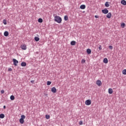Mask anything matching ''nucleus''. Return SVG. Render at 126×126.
Wrapping results in <instances>:
<instances>
[{
  "label": "nucleus",
  "mask_w": 126,
  "mask_h": 126,
  "mask_svg": "<svg viewBox=\"0 0 126 126\" xmlns=\"http://www.w3.org/2000/svg\"><path fill=\"white\" fill-rule=\"evenodd\" d=\"M55 22H57L59 24L61 23L62 19L60 16H56L54 18Z\"/></svg>",
  "instance_id": "1"
},
{
  "label": "nucleus",
  "mask_w": 126,
  "mask_h": 126,
  "mask_svg": "<svg viewBox=\"0 0 126 126\" xmlns=\"http://www.w3.org/2000/svg\"><path fill=\"white\" fill-rule=\"evenodd\" d=\"M26 116L24 115L21 116V118L19 119V122L20 124H23L24 123V119H25Z\"/></svg>",
  "instance_id": "2"
},
{
  "label": "nucleus",
  "mask_w": 126,
  "mask_h": 126,
  "mask_svg": "<svg viewBox=\"0 0 126 126\" xmlns=\"http://www.w3.org/2000/svg\"><path fill=\"white\" fill-rule=\"evenodd\" d=\"M85 104L87 106H89L91 104V100L90 99H88L86 101Z\"/></svg>",
  "instance_id": "3"
},
{
  "label": "nucleus",
  "mask_w": 126,
  "mask_h": 126,
  "mask_svg": "<svg viewBox=\"0 0 126 126\" xmlns=\"http://www.w3.org/2000/svg\"><path fill=\"white\" fill-rule=\"evenodd\" d=\"M101 12L104 14H107L108 13L109 11L107 9H104L101 10Z\"/></svg>",
  "instance_id": "4"
},
{
  "label": "nucleus",
  "mask_w": 126,
  "mask_h": 126,
  "mask_svg": "<svg viewBox=\"0 0 126 126\" xmlns=\"http://www.w3.org/2000/svg\"><path fill=\"white\" fill-rule=\"evenodd\" d=\"M13 62L14 65L16 66L17 65V64L18 63V61H17L15 59H13Z\"/></svg>",
  "instance_id": "5"
},
{
  "label": "nucleus",
  "mask_w": 126,
  "mask_h": 126,
  "mask_svg": "<svg viewBox=\"0 0 126 126\" xmlns=\"http://www.w3.org/2000/svg\"><path fill=\"white\" fill-rule=\"evenodd\" d=\"M21 49H22L24 50H26L27 49V45L26 44H23L21 45Z\"/></svg>",
  "instance_id": "6"
},
{
  "label": "nucleus",
  "mask_w": 126,
  "mask_h": 126,
  "mask_svg": "<svg viewBox=\"0 0 126 126\" xmlns=\"http://www.w3.org/2000/svg\"><path fill=\"white\" fill-rule=\"evenodd\" d=\"M51 91L53 93H57V89L55 87H53L52 88Z\"/></svg>",
  "instance_id": "7"
},
{
  "label": "nucleus",
  "mask_w": 126,
  "mask_h": 126,
  "mask_svg": "<svg viewBox=\"0 0 126 126\" xmlns=\"http://www.w3.org/2000/svg\"><path fill=\"white\" fill-rule=\"evenodd\" d=\"M96 84L99 86H100L102 85V83L100 80H97L96 82Z\"/></svg>",
  "instance_id": "8"
},
{
  "label": "nucleus",
  "mask_w": 126,
  "mask_h": 126,
  "mask_svg": "<svg viewBox=\"0 0 126 126\" xmlns=\"http://www.w3.org/2000/svg\"><path fill=\"white\" fill-rule=\"evenodd\" d=\"M106 17L107 18H110L111 17H112V13L110 12L108 14H107Z\"/></svg>",
  "instance_id": "9"
},
{
  "label": "nucleus",
  "mask_w": 126,
  "mask_h": 126,
  "mask_svg": "<svg viewBox=\"0 0 126 126\" xmlns=\"http://www.w3.org/2000/svg\"><path fill=\"white\" fill-rule=\"evenodd\" d=\"M108 63V61L107 58H104L103 59V63L105 64H107V63Z\"/></svg>",
  "instance_id": "10"
},
{
  "label": "nucleus",
  "mask_w": 126,
  "mask_h": 126,
  "mask_svg": "<svg viewBox=\"0 0 126 126\" xmlns=\"http://www.w3.org/2000/svg\"><path fill=\"white\" fill-rule=\"evenodd\" d=\"M80 8L81 9H85L86 8V5L85 4H82Z\"/></svg>",
  "instance_id": "11"
},
{
  "label": "nucleus",
  "mask_w": 126,
  "mask_h": 126,
  "mask_svg": "<svg viewBox=\"0 0 126 126\" xmlns=\"http://www.w3.org/2000/svg\"><path fill=\"white\" fill-rule=\"evenodd\" d=\"M76 43V42L74 40L71 41L70 42V44L72 46H74Z\"/></svg>",
  "instance_id": "12"
},
{
  "label": "nucleus",
  "mask_w": 126,
  "mask_h": 126,
  "mask_svg": "<svg viewBox=\"0 0 126 126\" xmlns=\"http://www.w3.org/2000/svg\"><path fill=\"white\" fill-rule=\"evenodd\" d=\"M21 65H22L23 67H25L27 65V63L26 62H22L21 63Z\"/></svg>",
  "instance_id": "13"
},
{
  "label": "nucleus",
  "mask_w": 126,
  "mask_h": 126,
  "mask_svg": "<svg viewBox=\"0 0 126 126\" xmlns=\"http://www.w3.org/2000/svg\"><path fill=\"white\" fill-rule=\"evenodd\" d=\"M9 35V32H8L7 31H5L4 33V35L5 36V37H7Z\"/></svg>",
  "instance_id": "14"
},
{
  "label": "nucleus",
  "mask_w": 126,
  "mask_h": 126,
  "mask_svg": "<svg viewBox=\"0 0 126 126\" xmlns=\"http://www.w3.org/2000/svg\"><path fill=\"white\" fill-rule=\"evenodd\" d=\"M108 93L109 94H111L113 93V90L112 88H109L108 90Z\"/></svg>",
  "instance_id": "15"
},
{
  "label": "nucleus",
  "mask_w": 126,
  "mask_h": 126,
  "mask_svg": "<svg viewBox=\"0 0 126 126\" xmlns=\"http://www.w3.org/2000/svg\"><path fill=\"white\" fill-rule=\"evenodd\" d=\"M121 3L123 5H126V0H121Z\"/></svg>",
  "instance_id": "16"
},
{
  "label": "nucleus",
  "mask_w": 126,
  "mask_h": 126,
  "mask_svg": "<svg viewBox=\"0 0 126 126\" xmlns=\"http://www.w3.org/2000/svg\"><path fill=\"white\" fill-rule=\"evenodd\" d=\"M91 52H92V50H91V49H88L87 50V54H88V55L91 54Z\"/></svg>",
  "instance_id": "17"
},
{
  "label": "nucleus",
  "mask_w": 126,
  "mask_h": 126,
  "mask_svg": "<svg viewBox=\"0 0 126 126\" xmlns=\"http://www.w3.org/2000/svg\"><path fill=\"white\" fill-rule=\"evenodd\" d=\"M39 40H40V38H39L38 37L35 36V37H34V40H35L36 42L39 41Z\"/></svg>",
  "instance_id": "18"
},
{
  "label": "nucleus",
  "mask_w": 126,
  "mask_h": 126,
  "mask_svg": "<svg viewBox=\"0 0 126 126\" xmlns=\"http://www.w3.org/2000/svg\"><path fill=\"white\" fill-rule=\"evenodd\" d=\"M105 6H106V7H108L109 6H110L109 5V2L107 1L105 3Z\"/></svg>",
  "instance_id": "19"
},
{
  "label": "nucleus",
  "mask_w": 126,
  "mask_h": 126,
  "mask_svg": "<svg viewBox=\"0 0 126 126\" xmlns=\"http://www.w3.org/2000/svg\"><path fill=\"white\" fill-rule=\"evenodd\" d=\"M64 21H67L68 20V17L67 15L64 16Z\"/></svg>",
  "instance_id": "20"
},
{
  "label": "nucleus",
  "mask_w": 126,
  "mask_h": 126,
  "mask_svg": "<svg viewBox=\"0 0 126 126\" xmlns=\"http://www.w3.org/2000/svg\"><path fill=\"white\" fill-rule=\"evenodd\" d=\"M4 117H5L4 114H0V118L3 119L4 118Z\"/></svg>",
  "instance_id": "21"
},
{
  "label": "nucleus",
  "mask_w": 126,
  "mask_h": 126,
  "mask_svg": "<svg viewBox=\"0 0 126 126\" xmlns=\"http://www.w3.org/2000/svg\"><path fill=\"white\" fill-rule=\"evenodd\" d=\"M10 99L12 101L14 100L15 99V96L14 95H11L10 96Z\"/></svg>",
  "instance_id": "22"
},
{
  "label": "nucleus",
  "mask_w": 126,
  "mask_h": 126,
  "mask_svg": "<svg viewBox=\"0 0 126 126\" xmlns=\"http://www.w3.org/2000/svg\"><path fill=\"white\" fill-rule=\"evenodd\" d=\"M122 73L124 75H126V69H124V70H123Z\"/></svg>",
  "instance_id": "23"
},
{
  "label": "nucleus",
  "mask_w": 126,
  "mask_h": 126,
  "mask_svg": "<svg viewBox=\"0 0 126 126\" xmlns=\"http://www.w3.org/2000/svg\"><path fill=\"white\" fill-rule=\"evenodd\" d=\"M38 22L42 23L43 22V19L42 18L38 19Z\"/></svg>",
  "instance_id": "24"
},
{
  "label": "nucleus",
  "mask_w": 126,
  "mask_h": 126,
  "mask_svg": "<svg viewBox=\"0 0 126 126\" xmlns=\"http://www.w3.org/2000/svg\"><path fill=\"white\" fill-rule=\"evenodd\" d=\"M50 118V115H46V118L47 119V120H49Z\"/></svg>",
  "instance_id": "25"
},
{
  "label": "nucleus",
  "mask_w": 126,
  "mask_h": 126,
  "mask_svg": "<svg viewBox=\"0 0 126 126\" xmlns=\"http://www.w3.org/2000/svg\"><path fill=\"white\" fill-rule=\"evenodd\" d=\"M109 49H110V50H113V47L112 45H109Z\"/></svg>",
  "instance_id": "26"
},
{
  "label": "nucleus",
  "mask_w": 126,
  "mask_h": 126,
  "mask_svg": "<svg viewBox=\"0 0 126 126\" xmlns=\"http://www.w3.org/2000/svg\"><path fill=\"white\" fill-rule=\"evenodd\" d=\"M85 62H86L85 60H84V59H82V60L81 63H82V64L85 63Z\"/></svg>",
  "instance_id": "27"
},
{
  "label": "nucleus",
  "mask_w": 126,
  "mask_h": 126,
  "mask_svg": "<svg viewBox=\"0 0 126 126\" xmlns=\"http://www.w3.org/2000/svg\"><path fill=\"white\" fill-rule=\"evenodd\" d=\"M51 84V82H50V81H47V85L48 86H49V85H50Z\"/></svg>",
  "instance_id": "28"
},
{
  "label": "nucleus",
  "mask_w": 126,
  "mask_h": 126,
  "mask_svg": "<svg viewBox=\"0 0 126 126\" xmlns=\"http://www.w3.org/2000/svg\"><path fill=\"white\" fill-rule=\"evenodd\" d=\"M79 125H83V121H80L79 122Z\"/></svg>",
  "instance_id": "29"
},
{
  "label": "nucleus",
  "mask_w": 126,
  "mask_h": 126,
  "mask_svg": "<svg viewBox=\"0 0 126 126\" xmlns=\"http://www.w3.org/2000/svg\"><path fill=\"white\" fill-rule=\"evenodd\" d=\"M3 23H4V24L5 25H6L7 24V23H6V20H5V19H4V20H3Z\"/></svg>",
  "instance_id": "30"
},
{
  "label": "nucleus",
  "mask_w": 126,
  "mask_h": 126,
  "mask_svg": "<svg viewBox=\"0 0 126 126\" xmlns=\"http://www.w3.org/2000/svg\"><path fill=\"white\" fill-rule=\"evenodd\" d=\"M121 26H122V28H125V27L126 26V24L125 23H123L121 25Z\"/></svg>",
  "instance_id": "31"
},
{
  "label": "nucleus",
  "mask_w": 126,
  "mask_h": 126,
  "mask_svg": "<svg viewBox=\"0 0 126 126\" xmlns=\"http://www.w3.org/2000/svg\"><path fill=\"white\" fill-rule=\"evenodd\" d=\"M0 93H1V94H3L4 93V90H1V91H0Z\"/></svg>",
  "instance_id": "32"
},
{
  "label": "nucleus",
  "mask_w": 126,
  "mask_h": 126,
  "mask_svg": "<svg viewBox=\"0 0 126 126\" xmlns=\"http://www.w3.org/2000/svg\"><path fill=\"white\" fill-rule=\"evenodd\" d=\"M12 68H9L8 69V71H12Z\"/></svg>",
  "instance_id": "33"
},
{
  "label": "nucleus",
  "mask_w": 126,
  "mask_h": 126,
  "mask_svg": "<svg viewBox=\"0 0 126 126\" xmlns=\"http://www.w3.org/2000/svg\"><path fill=\"white\" fill-rule=\"evenodd\" d=\"M98 49H99L100 50H102L101 46V45L99 46V47H98Z\"/></svg>",
  "instance_id": "34"
},
{
  "label": "nucleus",
  "mask_w": 126,
  "mask_h": 126,
  "mask_svg": "<svg viewBox=\"0 0 126 126\" xmlns=\"http://www.w3.org/2000/svg\"><path fill=\"white\" fill-rule=\"evenodd\" d=\"M34 80H32V81H31V83L32 84H34Z\"/></svg>",
  "instance_id": "35"
},
{
  "label": "nucleus",
  "mask_w": 126,
  "mask_h": 126,
  "mask_svg": "<svg viewBox=\"0 0 126 126\" xmlns=\"http://www.w3.org/2000/svg\"><path fill=\"white\" fill-rule=\"evenodd\" d=\"M94 17H95V18H98V15H95V16H94Z\"/></svg>",
  "instance_id": "36"
},
{
  "label": "nucleus",
  "mask_w": 126,
  "mask_h": 126,
  "mask_svg": "<svg viewBox=\"0 0 126 126\" xmlns=\"http://www.w3.org/2000/svg\"><path fill=\"white\" fill-rule=\"evenodd\" d=\"M3 108L5 109L6 108V106L4 105V106H3Z\"/></svg>",
  "instance_id": "37"
}]
</instances>
